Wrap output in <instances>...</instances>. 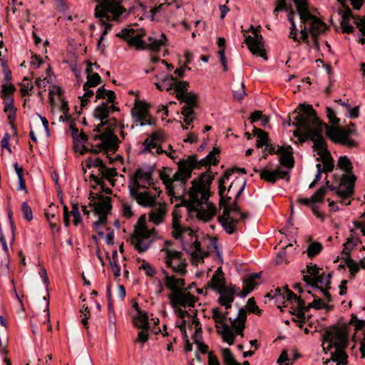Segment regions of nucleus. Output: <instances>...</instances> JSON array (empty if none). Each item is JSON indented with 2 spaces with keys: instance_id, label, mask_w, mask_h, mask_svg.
Segmentation results:
<instances>
[{
  "instance_id": "16",
  "label": "nucleus",
  "mask_w": 365,
  "mask_h": 365,
  "mask_svg": "<svg viewBox=\"0 0 365 365\" xmlns=\"http://www.w3.org/2000/svg\"><path fill=\"white\" fill-rule=\"evenodd\" d=\"M327 118L331 125L323 123V129L326 128L327 136L334 142L342 143V129L339 127L340 118L336 116V112L330 107L326 108Z\"/></svg>"
},
{
  "instance_id": "27",
  "label": "nucleus",
  "mask_w": 365,
  "mask_h": 365,
  "mask_svg": "<svg viewBox=\"0 0 365 365\" xmlns=\"http://www.w3.org/2000/svg\"><path fill=\"white\" fill-rule=\"evenodd\" d=\"M173 237L177 240H182L187 235L192 238L193 231L189 227H182L175 215L173 217Z\"/></svg>"
},
{
  "instance_id": "64",
  "label": "nucleus",
  "mask_w": 365,
  "mask_h": 365,
  "mask_svg": "<svg viewBox=\"0 0 365 365\" xmlns=\"http://www.w3.org/2000/svg\"><path fill=\"white\" fill-rule=\"evenodd\" d=\"M290 359L287 356L286 350L282 351L279 357L277 359V363L279 365H289L290 364Z\"/></svg>"
},
{
  "instance_id": "15",
  "label": "nucleus",
  "mask_w": 365,
  "mask_h": 365,
  "mask_svg": "<svg viewBox=\"0 0 365 365\" xmlns=\"http://www.w3.org/2000/svg\"><path fill=\"white\" fill-rule=\"evenodd\" d=\"M90 205L93 207L95 213L98 215V221L94 222V226L97 229L106 222L107 215L111 210L110 197L103 195L93 197L91 200Z\"/></svg>"
},
{
  "instance_id": "44",
  "label": "nucleus",
  "mask_w": 365,
  "mask_h": 365,
  "mask_svg": "<svg viewBox=\"0 0 365 365\" xmlns=\"http://www.w3.org/2000/svg\"><path fill=\"white\" fill-rule=\"evenodd\" d=\"M322 250V245L318 242H313L308 245L307 253V255L312 258L319 254Z\"/></svg>"
},
{
  "instance_id": "6",
  "label": "nucleus",
  "mask_w": 365,
  "mask_h": 365,
  "mask_svg": "<svg viewBox=\"0 0 365 365\" xmlns=\"http://www.w3.org/2000/svg\"><path fill=\"white\" fill-rule=\"evenodd\" d=\"M227 317V312L222 313L219 308L212 309V318L215 321L217 333L222 337L224 341L229 345H232L235 342L236 334L243 336L247 312L244 309H240L237 318L233 320L230 319V326L226 322Z\"/></svg>"
},
{
  "instance_id": "47",
  "label": "nucleus",
  "mask_w": 365,
  "mask_h": 365,
  "mask_svg": "<svg viewBox=\"0 0 365 365\" xmlns=\"http://www.w3.org/2000/svg\"><path fill=\"white\" fill-rule=\"evenodd\" d=\"M222 354L225 365H232L237 363L229 349H222Z\"/></svg>"
},
{
  "instance_id": "48",
  "label": "nucleus",
  "mask_w": 365,
  "mask_h": 365,
  "mask_svg": "<svg viewBox=\"0 0 365 365\" xmlns=\"http://www.w3.org/2000/svg\"><path fill=\"white\" fill-rule=\"evenodd\" d=\"M344 107L347 110L346 116L355 119L359 116V107L354 106L351 107L348 103L344 102Z\"/></svg>"
},
{
  "instance_id": "51",
  "label": "nucleus",
  "mask_w": 365,
  "mask_h": 365,
  "mask_svg": "<svg viewBox=\"0 0 365 365\" xmlns=\"http://www.w3.org/2000/svg\"><path fill=\"white\" fill-rule=\"evenodd\" d=\"M188 87V83L186 81H175L174 89L176 93V97L179 93H185Z\"/></svg>"
},
{
  "instance_id": "49",
  "label": "nucleus",
  "mask_w": 365,
  "mask_h": 365,
  "mask_svg": "<svg viewBox=\"0 0 365 365\" xmlns=\"http://www.w3.org/2000/svg\"><path fill=\"white\" fill-rule=\"evenodd\" d=\"M86 163H87L88 168H89L91 167L97 168L98 169V171H100L102 168H103L104 165H105L103 160H101L99 158H88V160H86Z\"/></svg>"
},
{
  "instance_id": "12",
  "label": "nucleus",
  "mask_w": 365,
  "mask_h": 365,
  "mask_svg": "<svg viewBox=\"0 0 365 365\" xmlns=\"http://www.w3.org/2000/svg\"><path fill=\"white\" fill-rule=\"evenodd\" d=\"M286 300L284 302L285 307L290 306L292 311L290 312L296 316L294 321L297 323V326L302 329L303 324L306 322L305 313L307 311V307L304 304L303 299L297 297L292 291L285 289Z\"/></svg>"
},
{
  "instance_id": "63",
  "label": "nucleus",
  "mask_w": 365,
  "mask_h": 365,
  "mask_svg": "<svg viewBox=\"0 0 365 365\" xmlns=\"http://www.w3.org/2000/svg\"><path fill=\"white\" fill-rule=\"evenodd\" d=\"M14 91V86L11 84H4L2 86V94L1 98L4 101V98L6 96H11V94Z\"/></svg>"
},
{
  "instance_id": "45",
  "label": "nucleus",
  "mask_w": 365,
  "mask_h": 365,
  "mask_svg": "<svg viewBox=\"0 0 365 365\" xmlns=\"http://www.w3.org/2000/svg\"><path fill=\"white\" fill-rule=\"evenodd\" d=\"M92 88H87V89H85L83 88L84 93L81 97H80L81 107L82 109L88 105V102L89 101L90 98L94 96V91Z\"/></svg>"
},
{
  "instance_id": "28",
  "label": "nucleus",
  "mask_w": 365,
  "mask_h": 365,
  "mask_svg": "<svg viewBox=\"0 0 365 365\" xmlns=\"http://www.w3.org/2000/svg\"><path fill=\"white\" fill-rule=\"evenodd\" d=\"M223 208V215L220 217V220L222 222L223 227H225V230L230 233L232 234L235 231V227L236 221L234 220L230 217V208L228 206L227 203L224 205Z\"/></svg>"
},
{
  "instance_id": "39",
  "label": "nucleus",
  "mask_w": 365,
  "mask_h": 365,
  "mask_svg": "<svg viewBox=\"0 0 365 365\" xmlns=\"http://www.w3.org/2000/svg\"><path fill=\"white\" fill-rule=\"evenodd\" d=\"M217 45L220 48V50L218 51L220 61L223 66L224 71H227L228 70V68H227V60H226V57H225V39L224 38H221V37L218 38Z\"/></svg>"
},
{
  "instance_id": "43",
  "label": "nucleus",
  "mask_w": 365,
  "mask_h": 365,
  "mask_svg": "<svg viewBox=\"0 0 365 365\" xmlns=\"http://www.w3.org/2000/svg\"><path fill=\"white\" fill-rule=\"evenodd\" d=\"M289 37L292 38L294 41L299 42L300 40H302V41L307 43V44L309 43V34L307 31L306 26L301 29V36L299 38L297 37V31H290Z\"/></svg>"
},
{
  "instance_id": "62",
  "label": "nucleus",
  "mask_w": 365,
  "mask_h": 365,
  "mask_svg": "<svg viewBox=\"0 0 365 365\" xmlns=\"http://www.w3.org/2000/svg\"><path fill=\"white\" fill-rule=\"evenodd\" d=\"M82 309H83L81 310V313L82 314L81 323L85 327H88V319L90 317V311L88 307L85 305L83 306Z\"/></svg>"
},
{
  "instance_id": "40",
  "label": "nucleus",
  "mask_w": 365,
  "mask_h": 365,
  "mask_svg": "<svg viewBox=\"0 0 365 365\" xmlns=\"http://www.w3.org/2000/svg\"><path fill=\"white\" fill-rule=\"evenodd\" d=\"M193 257L202 259L206 254L200 248V242L195 240L190 249L186 250Z\"/></svg>"
},
{
  "instance_id": "41",
  "label": "nucleus",
  "mask_w": 365,
  "mask_h": 365,
  "mask_svg": "<svg viewBox=\"0 0 365 365\" xmlns=\"http://www.w3.org/2000/svg\"><path fill=\"white\" fill-rule=\"evenodd\" d=\"M254 132L255 135L257 136V147L262 148L264 145H267L268 141L267 133L259 128H255Z\"/></svg>"
},
{
  "instance_id": "38",
  "label": "nucleus",
  "mask_w": 365,
  "mask_h": 365,
  "mask_svg": "<svg viewBox=\"0 0 365 365\" xmlns=\"http://www.w3.org/2000/svg\"><path fill=\"white\" fill-rule=\"evenodd\" d=\"M178 99L180 101L185 102L187 106L194 107L197 104V95L192 92L179 93L178 95Z\"/></svg>"
},
{
  "instance_id": "17",
  "label": "nucleus",
  "mask_w": 365,
  "mask_h": 365,
  "mask_svg": "<svg viewBox=\"0 0 365 365\" xmlns=\"http://www.w3.org/2000/svg\"><path fill=\"white\" fill-rule=\"evenodd\" d=\"M168 297L173 307H193L197 302V297L191 294L186 289L182 288L178 292H170Z\"/></svg>"
},
{
  "instance_id": "46",
  "label": "nucleus",
  "mask_w": 365,
  "mask_h": 365,
  "mask_svg": "<svg viewBox=\"0 0 365 365\" xmlns=\"http://www.w3.org/2000/svg\"><path fill=\"white\" fill-rule=\"evenodd\" d=\"M320 158L322 159V161L324 165L323 169H322V171L325 172V173H329V172L332 171L333 168H334V164L332 163V160H331L330 154L329 153L324 156H322V157H320Z\"/></svg>"
},
{
  "instance_id": "9",
  "label": "nucleus",
  "mask_w": 365,
  "mask_h": 365,
  "mask_svg": "<svg viewBox=\"0 0 365 365\" xmlns=\"http://www.w3.org/2000/svg\"><path fill=\"white\" fill-rule=\"evenodd\" d=\"M322 347L326 354L330 355V359L342 364V325L338 324L328 327L323 334Z\"/></svg>"
},
{
  "instance_id": "23",
  "label": "nucleus",
  "mask_w": 365,
  "mask_h": 365,
  "mask_svg": "<svg viewBox=\"0 0 365 365\" xmlns=\"http://www.w3.org/2000/svg\"><path fill=\"white\" fill-rule=\"evenodd\" d=\"M255 171L259 173V176L262 180L272 184H274L278 179L286 178L287 180H289L288 172L282 170L279 167L274 170H269L267 168H264L261 170H256Z\"/></svg>"
},
{
  "instance_id": "1",
  "label": "nucleus",
  "mask_w": 365,
  "mask_h": 365,
  "mask_svg": "<svg viewBox=\"0 0 365 365\" xmlns=\"http://www.w3.org/2000/svg\"><path fill=\"white\" fill-rule=\"evenodd\" d=\"M299 111L294 118L293 125L297 128L294 131L295 137H301V141L309 138L314 143L313 150L319 157L324 156L329 153L327 149L324 138L322 135L323 125L319 119L316 111L310 105L300 104L298 107Z\"/></svg>"
},
{
  "instance_id": "54",
  "label": "nucleus",
  "mask_w": 365,
  "mask_h": 365,
  "mask_svg": "<svg viewBox=\"0 0 365 365\" xmlns=\"http://www.w3.org/2000/svg\"><path fill=\"white\" fill-rule=\"evenodd\" d=\"M21 211L25 220L29 222L33 219V212L31 208L26 202H24L22 203Z\"/></svg>"
},
{
  "instance_id": "58",
  "label": "nucleus",
  "mask_w": 365,
  "mask_h": 365,
  "mask_svg": "<svg viewBox=\"0 0 365 365\" xmlns=\"http://www.w3.org/2000/svg\"><path fill=\"white\" fill-rule=\"evenodd\" d=\"M140 269L144 270L146 275L148 277H153L156 273L155 269L148 262L145 261L140 267Z\"/></svg>"
},
{
  "instance_id": "33",
  "label": "nucleus",
  "mask_w": 365,
  "mask_h": 365,
  "mask_svg": "<svg viewBox=\"0 0 365 365\" xmlns=\"http://www.w3.org/2000/svg\"><path fill=\"white\" fill-rule=\"evenodd\" d=\"M4 111L7 115L8 120L10 123H13L16 120V108L14 106V99L12 96H6L4 98Z\"/></svg>"
},
{
  "instance_id": "20",
  "label": "nucleus",
  "mask_w": 365,
  "mask_h": 365,
  "mask_svg": "<svg viewBox=\"0 0 365 365\" xmlns=\"http://www.w3.org/2000/svg\"><path fill=\"white\" fill-rule=\"evenodd\" d=\"M142 188H130L129 189L130 195L132 199L135 200L138 204L145 207H150L155 205L157 196L152 194L149 191Z\"/></svg>"
},
{
  "instance_id": "61",
  "label": "nucleus",
  "mask_w": 365,
  "mask_h": 365,
  "mask_svg": "<svg viewBox=\"0 0 365 365\" xmlns=\"http://www.w3.org/2000/svg\"><path fill=\"white\" fill-rule=\"evenodd\" d=\"M148 329H141L138 334V337L135 340V342L140 343L142 344H144L149 338V335L148 333Z\"/></svg>"
},
{
  "instance_id": "22",
  "label": "nucleus",
  "mask_w": 365,
  "mask_h": 365,
  "mask_svg": "<svg viewBox=\"0 0 365 365\" xmlns=\"http://www.w3.org/2000/svg\"><path fill=\"white\" fill-rule=\"evenodd\" d=\"M262 35L257 31L253 32V36L246 37L245 43L250 51L256 56L264 57V49Z\"/></svg>"
},
{
  "instance_id": "10",
  "label": "nucleus",
  "mask_w": 365,
  "mask_h": 365,
  "mask_svg": "<svg viewBox=\"0 0 365 365\" xmlns=\"http://www.w3.org/2000/svg\"><path fill=\"white\" fill-rule=\"evenodd\" d=\"M294 2L296 4L301 22L302 24H308L309 25V32L311 34L312 41L314 48L318 50L319 48V46L317 36L323 34L326 31V24L309 13L307 9L305 0H294Z\"/></svg>"
},
{
  "instance_id": "5",
  "label": "nucleus",
  "mask_w": 365,
  "mask_h": 365,
  "mask_svg": "<svg viewBox=\"0 0 365 365\" xmlns=\"http://www.w3.org/2000/svg\"><path fill=\"white\" fill-rule=\"evenodd\" d=\"M220 154L218 148H213L212 150L204 158L198 160L195 155L180 161L178 164V170L173 175L175 190L179 191L180 196L185 192V185L190 178L192 170L195 168H207L211 165H217L218 160L217 156Z\"/></svg>"
},
{
  "instance_id": "32",
  "label": "nucleus",
  "mask_w": 365,
  "mask_h": 365,
  "mask_svg": "<svg viewBox=\"0 0 365 365\" xmlns=\"http://www.w3.org/2000/svg\"><path fill=\"white\" fill-rule=\"evenodd\" d=\"M115 93L111 90H107L103 86L98 88L96 91V101L97 99L106 100L103 103H115Z\"/></svg>"
},
{
  "instance_id": "13",
  "label": "nucleus",
  "mask_w": 365,
  "mask_h": 365,
  "mask_svg": "<svg viewBox=\"0 0 365 365\" xmlns=\"http://www.w3.org/2000/svg\"><path fill=\"white\" fill-rule=\"evenodd\" d=\"M131 116L133 122L136 125L143 126L155 124V120L149 113V105L138 98L135 99L134 106L131 109Z\"/></svg>"
},
{
  "instance_id": "2",
  "label": "nucleus",
  "mask_w": 365,
  "mask_h": 365,
  "mask_svg": "<svg viewBox=\"0 0 365 365\" xmlns=\"http://www.w3.org/2000/svg\"><path fill=\"white\" fill-rule=\"evenodd\" d=\"M119 108L115 103H101L93 112L95 118L101 123L93 129L90 135L91 151L95 153L104 151H115L118 148V139L110 126H106L110 114L118 112Z\"/></svg>"
},
{
  "instance_id": "35",
  "label": "nucleus",
  "mask_w": 365,
  "mask_h": 365,
  "mask_svg": "<svg viewBox=\"0 0 365 365\" xmlns=\"http://www.w3.org/2000/svg\"><path fill=\"white\" fill-rule=\"evenodd\" d=\"M259 277L260 274L255 273L244 280L243 288L241 293L242 297H246L255 288L256 283L255 282V280L259 279Z\"/></svg>"
},
{
  "instance_id": "37",
  "label": "nucleus",
  "mask_w": 365,
  "mask_h": 365,
  "mask_svg": "<svg viewBox=\"0 0 365 365\" xmlns=\"http://www.w3.org/2000/svg\"><path fill=\"white\" fill-rule=\"evenodd\" d=\"M134 325L140 329H148L149 323L146 313L138 311L137 315L133 319Z\"/></svg>"
},
{
  "instance_id": "14",
  "label": "nucleus",
  "mask_w": 365,
  "mask_h": 365,
  "mask_svg": "<svg viewBox=\"0 0 365 365\" xmlns=\"http://www.w3.org/2000/svg\"><path fill=\"white\" fill-rule=\"evenodd\" d=\"M160 252L165 254L164 262L166 266L171 268L173 272L180 275L186 273L187 264L182 259L180 252L169 248H163Z\"/></svg>"
},
{
  "instance_id": "53",
  "label": "nucleus",
  "mask_w": 365,
  "mask_h": 365,
  "mask_svg": "<svg viewBox=\"0 0 365 365\" xmlns=\"http://www.w3.org/2000/svg\"><path fill=\"white\" fill-rule=\"evenodd\" d=\"M117 256V251L113 252V260L110 262V268L111 271L113 273L115 277H119L120 275V267L117 263V259H115Z\"/></svg>"
},
{
  "instance_id": "59",
  "label": "nucleus",
  "mask_w": 365,
  "mask_h": 365,
  "mask_svg": "<svg viewBox=\"0 0 365 365\" xmlns=\"http://www.w3.org/2000/svg\"><path fill=\"white\" fill-rule=\"evenodd\" d=\"M122 213L123 215L126 218H130L133 215L132 210V206L128 202L122 203Z\"/></svg>"
},
{
  "instance_id": "29",
  "label": "nucleus",
  "mask_w": 365,
  "mask_h": 365,
  "mask_svg": "<svg viewBox=\"0 0 365 365\" xmlns=\"http://www.w3.org/2000/svg\"><path fill=\"white\" fill-rule=\"evenodd\" d=\"M220 296L218 298V302L220 305L224 306L226 309L231 307L234 301L235 291L231 287H226L218 291Z\"/></svg>"
},
{
  "instance_id": "52",
  "label": "nucleus",
  "mask_w": 365,
  "mask_h": 365,
  "mask_svg": "<svg viewBox=\"0 0 365 365\" xmlns=\"http://www.w3.org/2000/svg\"><path fill=\"white\" fill-rule=\"evenodd\" d=\"M73 150L76 153L83 155L88 151V149L78 140V138H73Z\"/></svg>"
},
{
  "instance_id": "11",
  "label": "nucleus",
  "mask_w": 365,
  "mask_h": 365,
  "mask_svg": "<svg viewBox=\"0 0 365 365\" xmlns=\"http://www.w3.org/2000/svg\"><path fill=\"white\" fill-rule=\"evenodd\" d=\"M144 220V217L139 219L130 237L132 245L139 252H145L157 236L155 228L148 229Z\"/></svg>"
},
{
  "instance_id": "36",
  "label": "nucleus",
  "mask_w": 365,
  "mask_h": 365,
  "mask_svg": "<svg viewBox=\"0 0 365 365\" xmlns=\"http://www.w3.org/2000/svg\"><path fill=\"white\" fill-rule=\"evenodd\" d=\"M176 78L169 74H165L160 81L155 83L156 87L160 90L170 91L174 88Z\"/></svg>"
},
{
  "instance_id": "24",
  "label": "nucleus",
  "mask_w": 365,
  "mask_h": 365,
  "mask_svg": "<svg viewBox=\"0 0 365 365\" xmlns=\"http://www.w3.org/2000/svg\"><path fill=\"white\" fill-rule=\"evenodd\" d=\"M150 208L148 216L149 221L157 225L162 223L166 215V205L158 201Z\"/></svg>"
},
{
  "instance_id": "26",
  "label": "nucleus",
  "mask_w": 365,
  "mask_h": 365,
  "mask_svg": "<svg viewBox=\"0 0 365 365\" xmlns=\"http://www.w3.org/2000/svg\"><path fill=\"white\" fill-rule=\"evenodd\" d=\"M160 178L165 185L168 195L175 198H180V193L175 190L173 176L171 178L170 173L166 171L160 173Z\"/></svg>"
},
{
  "instance_id": "60",
  "label": "nucleus",
  "mask_w": 365,
  "mask_h": 365,
  "mask_svg": "<svg viewBox=\"0 0 365 365\" xmlns=\"http://www.w3.org/2000/svg\"><path fill=\"white\" fill-rule=\"evenodd\" d=\"M247 308L248 311L253 314H260L261 311L259 307L256 305L253 298H250L247 304Z\"/></svg>"
},
{
  "instance_id": "42",
  "label": "nucleus",
  "mask_w": 365,
  "mask_h": 365,
  "mask_svg": "<svg viewBox=\"0 0 365 365\" xmlns=\"http://www.w3.org/2000/svg\"><path fill=\"white\" fill-rule=\"evenodd\" d=\"M101 78L98 73L88 74L87 81L84 83L83 88H95L101 83Z\"/></svg>"
},
{
  "instance_id": "3",
  "label": "nucleus",
  "mask_w": 365,
  "mask_h": 365,
  "mask_svg": "<svg viewBox=\"0 0 365 365\" xmlns=\"http://www.w3.org/2000/svg\"><path fill=\"white\" fill-rule=\"evenodd\" d=\"M213 177L210 170L192 182L189 191V200L185 201L188 210L196 212V217L205 222L215 214V207L209 202L210 188Z\"/></svg>"
},
{
  "instance_id": "57",
  "label": "nucleus",
  "mask_w": 365,
  "mask_h": 365,
  "mask_svg": "<svg viewBox=\"0 0 365 365\" xmlns=\"http://www.w3.org/2000/svg\"><path fill=\"white\" fill-rule=\"evenodd\" d=\"M326 188L324 187H321L314 195H312V200L314 203L321 202L325 195Z\"/></svg>"
},
{
  "instance_id": "50",
  "label": "nucleus",
  "mask_w": 365,
  "mask_h": 365,
  "mask_svg": "<svg viewBox=\"0 0 365 365\" xmlns=\"http://www.w3.org/2000/svg\"><path fill=\"white\" fill-rule=\"evenodd\" d=\"M58 207L51 204L49 208L46 210L45 216L48 222L57 221L58 218L56 217V212H58Z\"/></svg>"
},
{
  "instance_id": "56",
  "label": "nucleus",
  "mask_w": 365,
  "mask_h": 365,
  "mask_svg": "<svg viewBox=\"0 0 365 365\" xmlns=\"http://www.w3.org/2000/svg\"><path fill=\"white\" fill-rule=\"evenodd\" d=\"M345 128H344V146L349 148H355L358 145V143L356 140L353 139L351 136L347 137L346 134Z\"/></svg>"
},
{
  "instance_id": "55",
  "label": "nucleus",
  "mask_w": 365,
  "mask_h": 365,
  "mask_svg": "<svg viewBox=\"0 0 365 365\" xmlns=\"http://www.w3.org/2000/svg\"><path fill=\"white\" fill-rule=\"evenodd\" d=\"M99 172L103 178L108 180L112 179L117 174L115 169L108 168L106 167V165H104V168H102Z\"/></svg>"
},
{
  "instance_id": "31",
  "label": "nucleus",
  "mask_w": 365,
  "mask_h": 365,
  "mask_svg": "<svg viewBox=\"0 0 365 365\" xmlns=\"http://www.w3.org/2000/svg\"><path fill=\"white\" fill-rule=\"evenodd\" d=\"M208 284L212 289L217 291L222 290L227 287L225 285V278L223 277V272L221 268H218L216 270Z\"/></svg>"
},
{
  "instance_id": "30",
  "label": "nucleus",
  "mask_w": 365,
  "mask_h": 365,
  "mask_svg": "<svg viewBox=\"0 0 365 365\" xmlns=\"http://www.w3.org/2000/svg\"><path fill=\"white\" fill-rule=\"evenodd\" d=\"M164 285L166 288L170 289L171 292H178L185 287V279L180 277H176L174 275L168 277L166 280H164Z\"/></svg>"
},
{
  "instance_id": "8",
  "label": "nucleus",
  "mask_w": 365,
  "mask_h": 365,
  "mask_svg": "<svg viewBox=\"0 0 365 365\" xmlns=\"http://www.w3.org/2000/svg\"><path fill=\"white\" fill-rule=\"evenodd\" d=\"M125 11V9L117 0H97L95 16L104 26L101 40L111 29L112 25L109 22L117 21Z\"/></svg>"
},
{
  "instance_id": "21",
  "label": "nucleus",
  "mask_w": 365,
  "mask_h": 365,
  "mask_svg": "<svg viewBox=\"0 0 365 365\" xmlns=\"http://www.w3.org/2000/svg\"><path fill=\"white\" fill-rule=\"evenodd\" d=\"M163 141V133L160 130L155 131L145 140L143 143L144 150L153 154H162L164 150L162 149L160 144Z\"/></svg>"
},
{
  "instance_id": "19",
  "label": "nucleus",
  "mask_w": 365,
  "mask_h": 365,
  "mask_svg": "<svg viewBox=\"0 0 365 365\" xmlns=\"http://www.w3.org/2000/svg\"><path fill=\"white\" fill-rule=\"evenodd\" d=\"M153 172L151 170L138 168L136 170L134 175L128 185V188H148L153 184Z\"/></svg>"
},
{
  "instance_id": "34",
  "label": "nucleus",
  "mask_w": 365,
  "mask_h": 365,
  "mask_svg": "<svg viewBox=\"0 0 365 365\" xmlns=\"http://www.w3.org/2000/svg\"><path fill=\"white\" fill-rule=\"evenodd\" d=\"M348 245H349L348 242L346 243H344V250L345 249H347ZM349 252H345L344 251V254L348 255L347 257H344V267L346 265L349 268L351 277H354L355 276V274L359 271V264L357 262L352 259L349 256Z\"/></svg>"
},
{
  "instance_id": "18",
  "label": "nucleus",
  "mask_w": 365,
  "mask_h": 365,
  "mask_svg": "<svg viewBox=\"0 0 365 365\" xmlns=\"http://www.w3.org/2000/svg\"><path fill=\"white\" fill-rule=\"evenodd\" d=\"M356 177L353 173V167L347 156L344 155V200L350 197L354 191Z\"/></svg>"
},
{
  "instance_id": "4",
  "label": "nucleus",
  "mask_w": 365,
  "mask_h": 365,
  "mask_svg": "<svg viewBox=\"0 0 365 365\" xmlns=\"http://www.w3.org/2000/svg\"><path fill=\"white\" fill-rule=\"evenodd\" d=\"M303 279L311 289L307 292L314 297L312 302L309 303L307 306V310L313 307L319 309L325 306L320 296L326 297H329L328 289H329V277L330 274H324L322 269L318 267L317 264L309 263L306 267V272L302 271Z\"/></svg>"
},
{
  "instance_id": "25",
  "label": "nucleus",
  "mask_w": 365,
  "mask_h": 365,
  "mask_svg": "<svg viewBox=\"0 0 365 365\" xmlns=\"http://www.w3.org/2000/svg\"><path fill=\"white\" fill-rule=\"evenodd\" d=\"M276 154L279 157V163L282 165L291 168L294 165V159L292 156V149L291 146H278L276 150Z\"/></svg>"
},
{
  "instance_id": "7",
  "label": "nucleus",
  "mask_w": 365,
  "mask_h": 365,
  "mask_svg": "<svg viewBox=\"0 0 365 365\" xmlns=\"http://www.w3.org/2000/svg\"><path fill=\"white\" fill-rule=\"evenodd\" d=\"M118 37L125 41L129 46L135 47L137 50L149 49L152 51H158L168 41L165 34H161L159 38L150 36L148 42L143 40L145 33L142 29L132 27L125 28L116 34Z\"/></svg>"
}]
</instances>
